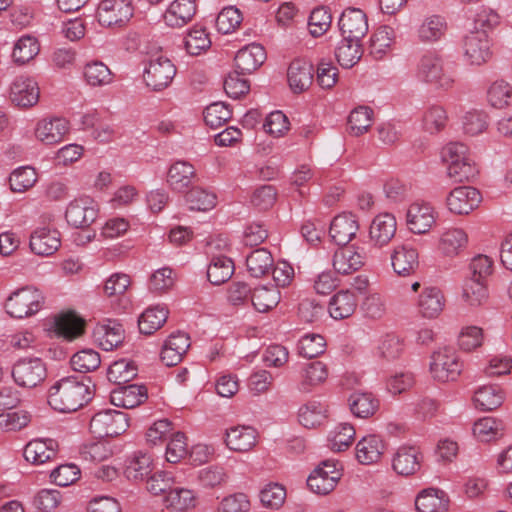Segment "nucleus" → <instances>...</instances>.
Masks as SVG:
<instances>
[{
	"mask_svg": "<svg viewBox=\"0 0 512 512\" xmlns=\"http://www.w3.org/2000/svg\"><path fill=\"white\" fill-rule=\"evenodd\" d=\"M328 375L329 371L325 363L321 361L308 363L300 372L298 388L302 392H309L314 387L324 383Z\"/></svg>",
	"mask_w": 512,
	"mask_h": 512,
	"instance_id": "30",
	"label": "nucleus"
},
{
	"mask_svg": "<svg viewBox=\"0 0 512 512\" xmlns=\"http://www.w3.org/2000/svg\"><path fill=\"white\" fill-rule=\"evenodd\" d=\"M359 224L352 213L337 215L331 222L329 234L335 244L346 246L357 234Z\"/></svg>",
	"mask_w": 512,
	"mask_h": 512,
	"instance_id": "16",
	"label": "nucleus"
},
{
	"mask_svg": "<svg viewBox=\"0 0 512 512\" xmlns=\"http://www.w3.org/2000/svg\"><path fill=\"white\" fill-rule=\"evenodd\" d=\"M464 55L473 65H481L491 57L490 43L485 31H471L463 39Z\"/></svg>",
	"mask_w": 512,
	"mask_h": 512,
	"instance_id": "12",
	"label": "nucleus"
},
{
	"mask_svg": "<svg viewBox=\"0 0 512 512\" xmlns=\"http://www.w3.org/2000/svg\"><path fill=\"white\" fill-rule=\"evenodd\" d=\"M37 173L34 168L25 166L14 170L10 177V188L13 192L22 193L34 186Z\"/></svg>",
	"mask_w": 512,
	"mask_h": 512,
	"instance_id": "52",
	"label": "nucleus"
},
{
	"mask_svg": "<svg viewBox=\"0 0 512 512\" xmlns=\"http://www.w3.org/2000/svg\"><path fill=\"white\" fill-rule=\"evenodd\" d=\"M242 20V14L236 7H225L216 18V27L220 33L229 34L239 27Z\"/></svg>",
	"mask_w": 512,
	"mask_h": 512,
	"instance_id": "61",
	"label": "nucleus"
},
{
	"mask_svg": "<svg viewBox=\"0 0 512 512\" xmlns=\"http://www.w3.org/2000/svg\"><path fill=\"white\" fill-rule=\"evenodd\" d=\"M127 414L117 410H103L94 414L90 420V432L95 438L115 437L128 428Z\"/></svg>",
	"mask_w": 512,
	"mask_h": 512,
	"instance_id": "5",
	"label": "nucleus"
},
{
	"mask_svg": "<svg viewBox=\"0 0 512 512\" xmlns=\"http://www.w3.org/2000/svg\"><path fill=\"white\" fill-rule=\"evenodd\" d=\"M197 179L194 167L185 161H177L171 165L167 182L172 190L184 192Z\"/></svg>",
	"mask_w": 512,
	"mask_h": 512,
	"instance_id": "28",
	"label": "nucleus"
},
{
	"mask_svg": "<svg viewBox=\"0 0 512 512\" xmlns=\"http://www.w3.org/2000/svg\"><path fill=\"white\" fill-rule=\"evenodd\" d=\"M313 65L305 60L295 59L288 68V82L294 93H302L313 82Z\"/></svg>",
	"mask_w": 512,
	"mask_h": 512,
	"instance_id": "24",
	"label": "nucleus"
},
{
	"mask_svg": "<svg viewBox=\"0 0 512 512\" xmlns=\"http://www.w3.org/2000/svg\"><path fill=\"white\" fill-rule=\"evenodd\" d=\"M152 465L151 455L137 451L127 460L124 474L129 480L143 481L151 474Z\"/></svg>",
	"mask_w": 512,
	"mask_h": 512,
	"instance_id": "32",
	"label": "nucleus"
},
{
	"mask_svg": "<svg viewBox=\"0 0 512 512\" xmlns=\"http://www.w3.org/2000/svg\"><path fill=\"white\" fill-rule=\"evenodd\" d=\"M338 63L344 68H351L362 56L360 41L342 39L335 51Z\"/></svg>",
	"mask_w": 512,
	"mask_h": 512,
	"instance_id": "49",
	"label": "nucleus"
},
{
	"mask_svg": "<svg viewBox=\"0 0 512 512\" xmlns=\"http://www.w3.org/2000/svg\"><path fill=\"white\" fill-rule=\"evenodd\" d=\"M39 44L35 37H21L13 49V58L19 64H25L39 53Z\"/></svg>",
	"mask_w": 512,
	"mask_h": 512,
	"instance_id": "59",
	"label": "nucleus"
},
{
	"mask_svg": "<svg viewBox=\"0 0 512 512\" xmlns=\"http://www.w3.org/2000/svg\"><path fill=\"white\" fill-rule=\"evenodd\" d=\"M338 25L342 37L350 41H361L368 31L365 13L356 8L344 10L339 18Z\"/></svg>",
	"mask_w": 512,
	"mask_h": 512,
	"instance_id": "11",
	"label": "nucleus"
},
{
	"mask_svg": "<svg viewBox=\"0 0 512 512\" xmlns=\"http://www.w3.org/2000/svg\"><path fill=\"white\" fill-rule=\"evenodd\" d=\"M348 403L353 415L363 419L373 416L379 409V400L370 392H354Z\"/></svg>",
	"mask_w": 512,
	"mask_h": 512,
	"instance_id": "33",
	"label": "nucleus"
},
{
	"mask_svg": "<svg viewBox=\"0 0 512 512\" xmlns=\"http://www.w3.org/2000/svg\"><path fill=\"white\" fill-rule=\"evenodd\" d=\"M101 364V358L93 349H83L71 358V365L75 371L87 373L96 370Z\"/></svg>",
	"mask_w": 512,
	"mask_h": 512,
	"instance_id": "56",
	"label": "nucleus"
},
{
	"mask_svg": "<svg viewBox=\"0 0 512 512\" xmlns=\"http://www.w3.org/2000/svg\"><path fill=\"white\" fill-rule=\"evenodd\" d=\"M58 451V443L56 440L47 439H33L28 442L24 448V458L26 461L40 465L53 460Z\"/></svg>",
	"mask_w": 512,
	"mask_h": 512,
	"instance_id": "18",
	"label": "nucleus"
},
{
	"mask_svg": "<svg viewBox=\"0 0 512 512\" xmlns=\"http://www.w3.org/2000/svg\"><path fill=\"white\" fill-rule=\"evenodd\" d=\"M504 401L503 391L497 386H483L474 395L477 408L483 411H491L502 405Z\"/></svg>",
	"mask_w": 512,
	"mask_h": 512,
	"instance_id": "44",
	"label": "nucleus"
},
{
	"mask_svg": "<svg viewBox=\"0 0 512 512\" xmlns=\"http://www.w3.org/2000/svg\"><path fill=\"white\" fill-rule=\"evenodd\" d=\"M186 51L190 55H199L211 46V40L202 27H193L184 38Z\"/></svg>",
	"mask_w": 512,
	"mask_h": 512,
	"instance_id": "57",
	"label": "nucleus"
},
{
	"mask_svg": "<svg viewBox=\"0 0 512 512\" xmlns=\"http://www.w3.org/2000/svg\"><path fill=\"white\" fill-rule=\"evenodd\" d=\"M504 424L493 417H484L475 422L473 426L474 436L482 441L489 442L503 434Z\"/></svg>",
	"mask_w": 512,
	"mask_h": 512,
	"instance_id": "48",
	"label": "nucleus"
},
{
	"mask_svg": "<svg viewBox=\"0 0 512 512\" xmlns=\"http://www.w3.org/2000/svg\"><path fill=\"white\" fill-rule=\"evenodd\" d=\"M197 11L196 0H174L163 18L169 27L180 28L189 23Z\"/></svg>",
	"mask_w": 512,
	"mask_h": 512,
	"instance_id": "21",
	"label": "nucleus"
},
{
	"mask_svg": "<svg viewBox=\"0 0 512 512\" xmlns=\"http://www.w3.org/2000/svg\"><path fill=\"white\" fill-rule=\"evenodd\" d=\"M137 371V367L133 361L120 359L110 365L107 371V377L110 382L117 385H124L137 376Z\"/></svg>",
	"mask_w": 512,
	"mask_h": 512,
	"instance_id": "47",
	"label": "nucleus"
},
{
	"mask_svg": "<svg viewBox=\"0 0 512 512\" xmlns=\"http://www.w3.org/2000/svg\"><path fill=\"white\" fill-rule=\"evenodd\" d=\"M393 470L402 476L416 473L421 467V455L416 447L401 446L392 459Z\"/></svg>",
	"mask_w": 512,
	"mask_h": 512,
	"instance_id": "26",
	"label": "nucleus"
},
{
	"mask_svg": "<svg viewBox=\"0 0 512 512\" xmlns=\"http://www.w3.org/2000/svg\"><path fill=\"white\" fill-rule=\"evenodd\" d=\"M280 301V292L276 287L261 286L253 290L251 303L258 312H268Z\"/></svg>",
	"mask_w": 512,
	"mask_h": 512,
	"instance_id": "45",
	"label": "nucleus"
},
{
	"mask_svg": "<svg viewBox=\"0 0 512 512\" xmlns=\"http://www.w3.org/2000/svg\"><path fill=\"white\" fill-rule=\"evenodd\" d=\"M415 506L418 512H446L448 499L443 491L430 488L417 496Z\"/></svg>",
	"mask_w": 512,
	"mask_h": 512,
	"instance_id": "34",
	"label": "nucleus"
},
{
	"mask_svg": "<svg viewBox=\"0 0 512 512\" xmlns=\"http://www.w3.org/2000/svg\"><path fill=\"white\" fill-rule=\"evenodd\" d=\"M467 242L468 236L463 229L450 228L442 234L439 248L445 255L455 256L466 248Z\"/></svg>",
	"mask_w": 512,
	"mask_h": 512,
	"instance_id": "42",
	"label": "nucleus"
},
{
	"mask_svg": "<svg viewBox=\"0 0 512 512\" xmlns=\"http://www.w3.org/2000/svg\"><path fill=\"white\" fill-rule=\"evenodd\" d=\"M60 245V233L56 229L39 227L35 229L30 236V249L33 253L40 256H50L54 254L59 249Z\"/></svg>",
	"mask_w": 512,
	"mask_h": 512,
	"instance_id": "15",
	"label": "nucleus"
},
{
	"mask_svg": "<svg viewBox=\"0 0 512 512\" xmlns=\"http://www.w3.org/2000/svg\"><path fill=\"white\" fill-rule=\"evenodd\" d=\"M185 199L190 210L195 211H207L216 205V195L199 187H193L189 190Z\"/></svg>",
	"mask_w": 512,
	"mask_h": 512,
	"instance_id": "55",
	"label": "nucleus"
},
{
	"mask_svg": "<svg viewBox=\"0 0 512 512\" xmlns=\"http://www.w3.org/2000/svg\"><path fill=\"white\" fill-rule=\"evenodd\" d=\"M463 364L452 347H444L431 356L430 372L439 382L455 381L462 371Z\"/></svg>",
	"mask_w": 512,
	"mask_h": 512,
	"instance_id": "7",
	"label": "nucleus"
},
{
	"mask_svg": "<svg viewBox=\"0 0 512 512\" xmlns=\"http://www.w3.org/2000/svg\"><path fill=\"white\" fill-rule=\"evenodd\" d=\"M418 306L421 314L427 318L439 315L444 307V297L436 287L425 288L419 296Z\"/></svg>",
	"mask_w": 512,
	"mask_h": 512,
	"instance_id": "37",
	"label": "nucleus"
},
{
	"mask_svg": "<svg viewBox=\"0 0 512 512\" xmlns=\"http://www.w3.org/2000/svg\"><path fill=\"white\" fill-rule=\"evenodd\" d=\"M11 375L18 386L34 388L45 380L47 368L39 357H23L13 364Z\"/></svg>",
	"mask_w": 512,
	"mask_h": 512,
	"instance_id": "6",
	"label": "nucleus"
},
{
	"mask_svg": "<svg viewBox=\"0 0 512 512\" xmlns=\"http://www.w3.org/2000/svg\"><path fill=\"white\" fill-rule=\"evenodd\" d=\"M364 265V257L353 250L352 247H345L337 250L333 256V267L340 274H350L359 270Z\"/></svg>",
	"mask_w": 512,
	"mask_h": 512,
	"instance_id": "36",
	"label": "nucleus"
},
{
	"mask_svg": "<svg viewBox=\"0 0 512 512\" xmlns=\"http://www.w3.org/2000/svg\"><path fill=\"white\" fill-rule=\"evenodd\" d=\"M447 120L448 117L444 108L433 105L424 112L422 117V126L428 133L435 134L445 127Z\"/></svg>",
	"mask_w": 512,
	"mask_h": 512,
	"instance_id": "58",
	"label": "nucleus"
},
{
	"mask_svg": "<svg viewBox=\"0 0 512 512\" xmlns=\"http://www.w3.org/2000/svg\"><path fill=\"white\" fill-rule=\"evenodd\" d=\"M195 501V494L192 490L175 485L163 499L166 508L180 512L194 507Z\"/></svg>",
	"mask_w": 512,
	"mask_h": 512,
	"instance_id": "41",
	"label": "nucleus"
},
{
	"mask_svg": "<svg viewBox=\"0 0 512 512\" xmlns=\"http://www.w3.org/2000/svg\"><path fill=\"white\" fill-rule=\"evenodd\" d=\"M110 398L115 406L132 409L147 400V388L137 384L119 385L111 392Z\"/></svg>",
	"mask_w": 512,
	"mask_h": 512,
	"instance_id": "19",
	"label": "nucleus"
},
{
	"mask_svg": "<svg viewBox=\"0 0 512 512\" xmlns=\"http://www.w3.org/2000/svg\"><path fill=\"white\" fill-rule=\"evenodd\" d=\"M234 273V263L226 256H213L207 268V279L213 285L227 282Z\"/></svg>",
	"mask_w": 512,
	"mask_h": 512,
	"instance_id": "38",
	"label": "nucleus"
},
{
	"mask_svg": "<svg viewBox=\"0 0 512 512\" xmlns=\"http://www.w3.org/2000/svg\"><path fill=\"white\" fill-rule=\"evenodd\" d=\"M84 321L74 313H67L55 319V331L67 340H73L84 333Z\"/></svg>",
	"mask_w": 512,
	"mask_h": 512,
	"instance_id": "43",
	"label": "nucleus"
},
{
	"mask_svg": "<svg viewBox=\"0 0 512 512\" xmlns=\"http://www.w3.org/2000/svg\"><path fill=\"white\" fill-rule=\"evenodd\" d=\"M385 445L377 435L363 437L356 445V457L361 464L369 465L379 461Z\"/></svg>",
	"mask_w": 512,
	"mask_h": 512,
	"instance_id": "31",
	"label": "nucleus"
},
{
	"mask_svg": "<svg viewBox=\"0 0 512 512\" xmlns=\"http://www.w3.org/2000/svg\"><path fill=\"white\" fill-rule=\"evenodd\" d=\"M97 211L94 200L89 196H82L69 203L65 218L75 228H86L96 220Z\"/></svg>",
	"mask_w": 512,
	"mask_h": 512,
	"instance_id": "9",
	"label": "nucleus"
},
{
	"mask_svg": "<svg viewBox=\"0 0 512 512\" xmlns=\"http://www.w3.org/2000/svg\"><path fill=\"white\" fill-rule=\"evenodd\" d=\"M481 202L480 192L471 186L457 187L447 197L448 209L454 214H469Z\"/></svg>",
	"mask_w": 512,
	"mask_h": 512,
	"instance_id": "13",
	"label": "nucleus"
},
{
	"mask_svg": "<svg viewBox=\"0 0 512 512\" xmlns=\"http://www.w3.org/2000/svg\"><path fill=\"white\" fill-rule=\"evenodd\" d=\"M340 477L341 473L336 464L324 461L309 475L307 486L316 494L326 495L334 490Z\"/></svg>",
	"mask_w": 512,
	"mask_h": 512,
	"instance_id": "10",
	"label": "nucleus"
},
{
	"mask_svg": "<svg viewBox=\"0 0 512 512\" xmlns=\"http://www.w3.org/2000/svg\"><path fill=\"white\" fill-rule=\"evenodd\" d=\"M417 77L437 89L448 90L453 87L454 77L443 68L442 59L435 53L424 54L417 67Z\"/></svg>",
	"mask_w": 512,
	"mask_h": 512,
	"instance_id": "4",
	"label": "nucleus"
},
{
	"mask_svg": "<svg viewBox=\"0 0 512 512\" xmlns=\"http://www.w3.org/2000/svg\"><path fill=\"white\" fill-rule=\"evenodd\" d=\"M357 298L354 293L346 290L335 294L329 302V313L334 319L350 317L356 310Z\"/></svg>",
	"mask_w": 512,
	"mask_h": 512,
	"instance_id": "35",
	"label": "nucleus"
},
{
	"mask_svg": "<svg viewBox=\"0 0 512 512\" xmlns=\"http://www.w3.org/2000/svg\"><path fill=\"white\" fill-rule=\"evenodd\" d=\"M168 310L165 307L155 306L147 308L138 319L139 331L145 335H151L160 329L168 318Z\"/></svg>",
	"mask_w": 512,
	"mask_h": 512,
	"instance_id": "39",
	"label": "nucleus"
},
{
	"mask_svg": "<svg viewBox=\"0 0 512 512\" xmlns=\"http://www.w3.org/2000/svg\"><path fill=\"white\" fill-rule=\"evenodd\" d=\"M38 83L29 77H17L10 87L11 102L22 108L34 106L39 100Z\"/></svg>",
	"mask_w": 512,
	"mask_h": 512,
	"instance_id": "14",
	"label": "nucleus"
},
{
	"mask_svg": "<svg viewBox=\"0 0 512 512\" xmlns=\"http://www.w3.org/2000/svg\"><path fill=\"white\" fill-rule=\"evenodd\" d=\"M257 440V431L251 426H234L226 430L225 444L235 452L251 450Z\"/></svg>",
	"mask_w": 512,
	"mask_h": 512,
	"instance_id": "22",
	"label": "nucleus"
},
{
	"mask_svg": "<svg viewBox=\"0 0 512 512\" xmlns=\"http://www.w3.org/2000/svg\"><path fill=\"white\" fill-rule=\"evenodd\" d=\"M273 264L272 254L265 248L255 249L246 257L248 272L256 278L268 274Z\"/></svg>",
	"mask_w": 512,
	"mask_h": 512,
	"instance_id": "40",
	"label": "nucleus"
},
{
	"mask_svg": "<svg viewBox=\"0 0 512 512\" xmlns=\"http://www.w3.org/2000/svg\"><path fill=\"white\" fill-rule=\"evenodd\" d=\"M175 75V65L163 54L149 57L143 71V79L146 86L154 91H161L167 88Z\"/></svg>",
	"mask_w": 512,
	"mask_h": 512,
	"instance_id": "3",
	"label": "nucleus"
},
{
	"mask_svg": "<svg viewBox=\"0 0 512 512\" xmlns=\"http://www.w3.org/2000/svg\"><path fill=\"white\" fill-rule=\"evenodd\" d=\"M463 299L470 306H480L488 299L485 281L467 278L463 285Z\"/></svg>",
	"mask_w": 512,
	"mask_h": 512,
	"instance_id": "50",
	"label": "nucleus"
},
{
	"mask_svg": "<svg viewBox=\"0 0 512 512\" xmlns=\"http://www.w3.org/2000/svg\"><path fill=\"white\" fill-rule=\"evenodd\" d=\"M373 111L369 107L360 106L354 109L348 117V130L353 136L365 133L371 126Z\"/></svg>",
	"mask_w": 512,
	"mask_h": 512,
	"instance_id": "53",
	"label": "nucleus"
},
{
	"mask_svg": "<svg viewBox=\"0 0 512 512\" xmlns=\"http://www.w3.org/2000/svg\"><path fill=\"white\" fill-rule=\"evenodd\" d=\"M45 304V296L35 287H23L13 292L6 300L7 313L18 319L30 317L39 312Z\"/></svg>",
	"mask_w": 512,
	"mask_h": 512,
	"instance_id": "2",
	"label": "nucleus"
},
{
	"mask_svg": "<svg viewBox=\"0 0 512 512\" xmlns=\"http://www.w3.org/2000/svg\"><path fill=\"white\" fill-rule=\"evenodd\" d=\"M266 60L264 47L257 43L249 44L240 49L234 58L236 72L250 74L257 70Z\"/></svg>",
	"mask_w": 512,
	"mask_h": 512,
	"instance_id": "17",
	"label": "nucleus"
},
{
	"mask_svg": "<svg viewBox=\"0 0 512 512\" xmlns=\"http://www.w3.org/2000/svg\"><path fill=\"white\" fill-rule=\"evenodd\" d=\"M92 399L89 385L76 377H64L49 389L48 404L61 413L75 412Z\"/></svg>",
	"mask_w": 512,
	"mask_h": 512,
	"instance_id": "1",
	"label": "nucleus"
},
{
	"mask_svg": "<svg viewBox=\"0 0 512 512\" xmlns=\"http://www.w3.org/2000/svg\"><path fill=\"white\" fill-rule=\"evenodd\" d=\"M435 222L432 207L427 203H413L407 211V224L411 232L424 234Z\"/></svg>",
	"mask_w": 512,
	"mask_h": 512,
	"instance_id": "23",
	"label": "nucleus"
},
{
	"mask_svg": "<svg viewBox=\"0 0 512 512\" xmlns=\"http://www.w3.org/2000/svg\"><path fill=\"white\" fill-rule=\"evenodd\" d=\"M286 499V489L278 483H269L260 491V501L270 509L280 508Z\"/></svg>",
	"mask_w": 512,
	"mask_h": 512,
	"instance_id": "64",
	"label": "nucleus"
},
{
	"mask_svg": "<svg viewBox=\"0 0 512 512\" xmlns=\"http://www.w3.org/2000/svg\"><path fill=\"white\" fill-rule=\"evenodd\" d=\"M84 78L90 86H104L112 82V72L101 61L87 63L84 67Z\"/></svg>",
	"mask_w": 512,
	"mask_h": 512,
	"instance_id": "51",
	"label": "nucleus"
},
{
	"mask_svg": "<svg viewBox=\"0 0 512 512\" xmlns=\"http://www.w3.org/2000/svg\"><path fill=\"white\" fill-rule=\"evenodd\" d=\"M123 325L115 320H107L98 324L93 332L95 341L105 351H111L122 344L124 335Z\"/></svg>",
	"mask_w": 512,
	"mask_h": 512,
	"instance_id": "20",
	"label": "nucleus"
},
{
	"mask_svg": "<svg viewBox=\"0 0 512 512\" xmlns=\"http://www.w3.org/2000/svg\"><path fill=\"white\" fill-rule=\"evenodd\" d=\"M232 117V111L229 106L223 102L210 104L204 110L205 123L213 129L219 128Z\"/></svg>",
	"mask_w": 512,
	"mask_h": 512,
	"instance_id": "60",
	"label": "nucleus"
},
{
	"mask_svg": "<svg viewBox=\"0 0 512 512\" xmlns=\"http://www.w3.org/2000/svg\"><path fill=\"white\" fill-rule=\"evenodd\" d=\"M133 16V8L126 0H102L98 5L97 18L102 26L121 27Z\"/></svg>",
	"mask_w": 512,
	"mask_h": 512,
	"instance_id": "8",
	"label": "nucleus"
},
{
	"mask_svg": "<svg viewBox=\"0 0 512 512\" xmlns=\"http://www.w3.org/2000/svg\"><path fill=\"white\" fill-rule=\"evenodd\" d=\"M418 258L413 247L406 244L397 246L391 255L393 269L400 276H409L418 268Z\"/></svg>",
	"mask_w": 512,
	"mask_h": 512,
	"instance_id": "27",
	"label": "nucleus"
},
{
	"mask_svg": "<svg viewBox=\"0 0 512 512\" xmlns=\"http://www.w3.org/2000/svg\"><path fill=\"white\" fill-rule=\"evenodd\" d=\"M488 101L493 107L503 108L512 102V86L504 81H495L488 90Z\"/></svg>",
	"mask_w": 512,
	"mask_h": 512,
	"instance_id": "62",
	"label": "nucleus"
},
{
	"mask_svg": "<svg viewBox=\"0 0 512 512\" xmlns=\"http://www.w3.org/2000/svg\"><path fill=\"white\" fill-rule=\"evenodd\" d=\"M396 229V219L392 214H379L370 225V239L375 246L382 247L391 241L396 233Z\"/></svg>",
	"mask_w": 512,
	"mask_h": 512,
	"instance_id": "25",
	"label": "nucleus"
},
{
	"mask_svg": "<svg viewBox=\"0 0 512 512\" xmlns=\"http://www.w3.org/2000/svg\"><path fill=\"white\" fill-rule=\"evenodd\" d=\"M395 39V31L392 27L384 25L380 26L371 37L370 48L371 53L381 57L388 48L391 47Z\"/></svg>",
	"mask_w": 512,
	"mask_h": 512,
	"instance_id": "63",
	"label": "nucleus"
},
{
	"mask_svg": "<svg viewBox=\"0 0 512 512\" xmlns=\"http://www.w3.org/2000/svg\"><path fill=\"white\" fill-rule=\"evenodd\" d=\"M447 28L443 17L432 15L427 17L418 28V38L422 42L438 41Z\"/></svg>",
	"mask_w": 512,
	"mask_h": 512,
	"instance_id": "46",
	"label": "nucleus"
},
{
	"mask_svg": "<svg viewBox=\"0 0 512 512\" xmlns=\"http://www.w3.org/2000/svg\"><path fill=\"white\" fill-rule=\"evenodd\" d=\"M326 341L320 334H306L298 342L299 355L305 358H315L325 352Z\"/></svg>",
	"mask_w": 512,
	"mask_h": 512,
	"instance_id": "54",
	"label": "nucleus"
},
{
	"mask_svg": "<svg viewBox=\"0 0 512 512\" xmlns=\"http://www.w3.org/2000/svg\"><path fill=\"white\" fill-rule=\"evenodd\" d=\"M68 131V122L63 118L42 120L37 124L35 135L41 142L52 145L60 142Z\"/></svg>",
	"mask_w": 512,
	"mask_h": 512,
	"instance_id": "29",
	"label": "nucleus"
}]
</instances>
